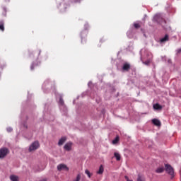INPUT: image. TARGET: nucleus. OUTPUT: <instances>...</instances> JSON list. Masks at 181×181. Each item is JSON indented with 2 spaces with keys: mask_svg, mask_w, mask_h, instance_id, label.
<instances>
[{
  "mask_svg": "<svg viewBox=\"0 0 181 181\" xmlns=\"http://www.w3.org/2000/svg\"><path fill=\"white\" fill-rule=\"evenodd\" d=\"M6 2H11V0H5Z\"/></svg>",
  "mask_w": 181,
  "mask_h": 181,
  "instance_id": "30",
  "label": "nucleus"
},
{
  "mask_svg": "<svg viewBox=\"0 0 181 181\" xmlns=\"http://www.w3.org/2000/svg\"><path fill=\"white\" fill-rule=\"evenodd\" d=\"M153 107L154 110H162V106L160 105H159L158 103L153 105Z\"/></svg>",
  "mask_w": 181,
  "mask_h": 181,
  "instance_id": "16",
  "label": "nucleus"
},
{
  "mask_svg": "<svg viewBox=\"0 0 181 181\" xmlns=\"http://www.w3.org/2000/svg\"><path fill=\"white\" fill-rule=\"evenodd\" d=\"M142 25H144V23H142V22L134 23V27L135 28V29H139V28H141V26H142Z\"/></svg>",
  "mask_w": 181,
  "mask_h": 181,
  "instance_id": "10",
  "label": "nucleus"
},
{
  "mask_svg": "<svg viewBox=\"0 0 181 181\" xmlns=\"http://www.w3.org/2000/svg\"><path fill=\"white\" fill-rule=\"evenodd\" d=\"M85 173H86V175H87V176L89 177V179L91 177V176H93V174L91 173H90V171L88 170H86Z\"/></svg>",
  "mask_w": 181,
  "mask_h": 181,
  "instance_id": "21",
  "label": "nucleus"
},
{
  "mask_svg": "<svg viewBox=\"0 0 181 181\" xmlns=\"http://www.w3.org/2000/svg\"><path fill=\"white\" fill-rule=\"evenodd\" d=\"M168 40H169V35H165L164 37L160 40V42L161 43H164V42H168Z\"/></svg>",
  "mask_w": 181,
  "mask_h": 181,
  "instance_id": "11",
  "label": "nucleus"
},
{
  "mask_svg": "<svg viewBox=\"0 0 181 181\" xmlns=\"http://www.w3.org/2000/svg\"><path fill=\"white\" fill-rule=\"evenodd\" d=\"M152 123L153 124V125H156V127H160V125H162L160 121L158 119H153Z\"/></svg>",
  "mask_w": 181,
  "mask_h": 181,
  "instance_id": "7",
  "label": "nucleus"
},
{
  "mask_svg": "<svg viewBox=\"0 0 181 181\" xmlns=\"http://www.w3.org/2000/svg\"><path fill=\"white\" fill-rule=\"evenodd\" d=\"M9 153V149L6 147L0 148V159H4Z\"/></svg>",
  "mask_w": 181,
  "mask_h": 181,
  "instance_id": "2",
  "label": "nucleus"
},
{
  "mask_svg": "<svg viewBox=\"0 0 181 181\" xmlns=\"http://www.w3.org/2000/svg\"><path fill=\"white\" fill-rule=\"evenodd\" d=\"M0 30H1V32L5 31V23L4 21H0Z\"/></svg>",
  "mask_w": 181,
  "mask_h": 181,
  "instance_id": "9",
  "label": "nucleus"
},
{
  "mask_svg": "<svg viewBox=\"0 0 181 181\" xmlns=\"http://www.w3.org/2000/svg\"><path fill=\"white\" fill-rule=\"evenodd\" d=\"M137 181H145V178L141 174L138 175Z\"/></svg>",
  "mask_w": 181,
  "mask_h": 181,
  "instance_id": "19",
  "label": "nucleus"
},
{
  "mask_svg": "<svg viewBox=\"0 0 181 181\" xmlns=\"http://www.w3.org/2000/svg\"><path fill=\"white\" fill-rule=\"evenodd\" d=\"M59 104L61 105H64V100H63V98H59Z\"/></svg>",
  "mask_w": 181,
  "mask_h": 181,
  "instance_id": "23",
  "label": "nucleus"
},
{
  "mask_svg": "<svg viewBox=\"0 0 181 181\" xmlns=\"http://www.w3.org/2000/svg\"><path fill=\"white\" fill-rule=\"evenodd\" d=\"M87 35H88V32L87 30H83L81 33V43H86V42H87Z\"/></svg>",
  "mask_w": 181,
  "mask_h": 181,
  "instance_id": "4",
  "label": "nucleus"
},
{
  "mask_svg": "<svg viewBox=\"0 0 181 181\" xmlns=\"http://www.w3.org/2000/svg\"><path fill=\"white\" fill-rule=\"evenodd\" d=\"M165 170L170 176H171L172 178L175 177V171L173 170V168L169 164H165Z\"/></svg>",
  "mask_w": 181,
  "mask_h": 181,
  "instance_id": "1",
  "label": "nucleus"
},
{
  "mask_svg": "<svg viewBox=\"0 0 181 181\" xmlns=\"http://www.w3.org/2000/svg\"><path fill=\"white\" fill-rule=\"evenodd\" d=\"M151 62H152V59H147L146 62L143 61L142 63L146 66H149V64H151Z\"/></svg>",
  "mask_w": 181,
  "mask_h": 181,
  "instance_id": "18",
  "label": "nucleus"
},
{
  "mask_svg": "<svg viewBox=\"0 0 181 181\" xmlns=\"http://www.w3.org/2000/svg\"><path fill=\"white\" fill-rule=\"evenodd\" d=\"M103 173H104V167L103 166V165H101L99 168L98 171H97V174L103 175Z\"/></svg>",
  "mask_w": 181,
  "mask_h": 181,
  "instance_id": "13",
  "label": "nucleus"
},
{
  "mask_svg": "<svg viewBox=\"0 0 181 181\" xmlns=\"http://www.w3.org/2000/svg\"><path fill=\"white\" fill-rule=\"evenodd\" d=\"M71 2H74V4H78L81 2V0H71Z\"/></svg>",
  "mask_w": 181,
  "mask_h": 181,
  "instance_id": "24",
  "label": "nucleus"
},
{
  "mask_svg": "<svg viewBox=\"0 0 181 181\" xmlns=\"http://www.w3.org/2000/svg\"><path fill=\"white\" fill-rule=\"evenodd\" d=\"M124 179H126L127 181H134L132 180H129V178L128 177V176H124Z\"/></svg>",
  "mask_w": 181,
  "mask_h": 181,
  "instance_id": "27",
  "label": "nucleus"
},
{
  "mask_svg": "<svg viewBox=\"0 0 181 181\" xmlns=\"http://www.w3.org/2000/svg\"><path fill=\"white\" fill-rule=\"evenodd\" d=\"M12 131H13L12 127L7 128V132H12Z\"/></svg>",
  "mask_w": 181,
  "mask_h": 181,
  "instance_id": "26",
  "label": "nucleus"
},
{
  "mask_svg": "<svg viewBox=\"0 0 181 181\" xmlns=\"http://www.w3.org/2000/svg\"><path fill=\"white\" fill-rule=\"evenodd\" d=\"M30 69H31V70H34V69H35V65H34V64H32V65L30 66Z\"/></svg>",
  "mask_w": 181,
  "mask_h": 181,
  "instance_id": "29",
  "label": "nucleus"
},
{
  "mask_svg": "<svg viewBox=\"0 0 181 181\" xmlns=\"http://www.w3.org/2000/svg\"><path fill=\"white\" fill-rule=\"evenodd\" d=\"M163 170H165V168L163 167H159L156 170V173H163Z\"/></svg>",
  "mask_w": 181,
  "mask_h": 181,
  "instance_id": "17",
  "label": "nucleus"
},
{
  "mask_svg": "<svg viewBox=\"0 0 181 181\" xmlns=\"http://www.w3.org/2000/svg\"><path fill=\"white\" fill-rule=\"evenodd\" d=\"M114 156L116 158V160H117L119 162V160H121V155L119 154V153H114Z\"/></svg>",
  "mask_w": 181,
  "mask_h": 181,
  "instance_id": "14",
  "label": "nucleus"
},
{
  "mask_svg": "<svg viewBox=\"0 0 181 181\" xmlns=\"http://www.w3.org/2000/svg\"><path fill=\"white\" fill-rule=\"evenodd\" d=\"M73 145V143L71 142H68L66 143L64 146V149H65V151H71V146Z\"/></svg>",
  "mask_w": 181,
  "mask_h": 181,
  "instance_id": "6",
  "label": "nucleus"
},
{
  "mask_svg": "<svg viewBox=\"0 0 181 181\" xmlns=\"http://www.w3.org/2000/svg\"><path fill=\"white\" fill-rule=\"evenodd\" d=\"M66 139H67L66 137L61 138L58 142V145H59V146L63 145V144H64V142H66Z\"/></svg>",
  "mask_w": 181,
  "mask_h": 181,
  "instance_id": "12",
  "label": "nucleus"
},
{
  "mask_svg": "<svg viewBox=\"0 0 181 181\" xmlns=\"http://www.w3.org/2000/svg\"><path fill=\"white\" fill-rule=\"evenodd\" d=\"M57 170H59V172H62V170L69 171V168L66 164H59L57 165Z\"/></svg>",
  "mask_w": 181,
  "mask_h": 181,
  "instance_id": "5",
  "label": "nucleus"
},
{
  "mask_svg": "<svg viewBox=\"0 0 181 181\" xmlns=\"http://www.w3.org/2000/svg\"><path fill=\"white\" fill-rule=\"evenodd\" d=\"M158 19H159V16L156 15L154 16V21H156V22H159V21H158Z\"/></svg>",
  "mask_w": 181,
  "mask_h": 181,
  "instance_id": "25",
  "label": "nucleus"
},
{
  "mask_svg": "<svg viewBox=\"0 0 181 181\" xmlns=\"http://www.w3.org/2000/svg\"><path fill=\"white\" fill-rule=\"evenodd\" d=\"M40 146V144H39V141H34L29 147V152H32L33 151H36V149H38Z\"/></svg>",
  "mask_w": 181,
  "mask_h": 181,
  "instance_id": "3",
  "label": "nucleus"
},
{
  "mask_svg": "<svg viewBox=\"0 0 181 181\" xmlns=\"http://www.w3.org/2000/svg\"><path fill=\"white\" fill-rule=\"evenodd\" d=\"M177 54H181V48H180V49H178L177 50Z\"/></svg>",
  "mask_w": 181,
  "mask_h": 181,
  "instance_id": "28",
  "label": "nucleus"
},
{
  "mask_svg": "<svg viewBox=\"0 0 181 181\" xmlns=\"http://www.w3.org/2000/svg\"><path fill=\"white\" fill-rule=\"evenodd\" d=\"M81 179V175L80 174H78L76 176V178L73 181H80Z\"/></svg>",
  "mask_w": 181,
  "mask_h": 181,
  "instance_id": "22",
  "label": "nucleus"
},
{
  "mask_svg": "<svg viewBox=\"0 0 181 181\" xmlns=\"http://www.w3.org/2000/svg\"><path fill=\"white\" fill-rule=\"evenodd\" d=\"M129 69H131V64H129L128 63L124 64V65L122 66V70H124V71H128L129 70Z\"/></svg>",
  "mask_w": 181,
  "mask_h": 181,
  "instance_id": "8",
  "label": "nucleus"
},
{
  "mask_svg": "<svg viewBox=\"0 0 181 181\" xmlns=\"http://www.w3.org/2000/svg\"><path fill=\"white\" fill-rule=\"evenodd\" d=\"M10 180H11V181H19V177H18V176H16V175H11L10 176Z\"/></svg>",
  "mask_w": 181,
  "mask_h": 181,
  "instance_id": "15",
  "label": "nucleus"
},
{
  "mask_svg": "<svg viewBox=\"0 0 181 181\" xmlns=\"http://www.w3.org/2000/svg\"><path fill=\"white\" fill-rule=\"evenodd\" d=\"M119 141V137L117 136V137L112 141V144H113V145H115V144H118Z\"/></svg>",
  "mask_w": 181,
  "mask_h": 181,
  "instance_id": "20",
  "label": "nucleus"
}]
</instances>
